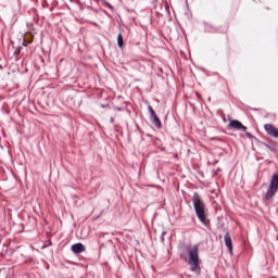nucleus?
I'll return each mask as SVG.
<instances>
[{
    "label": "nucleus",
    "instance_id": "nucleus-12",
    "mask_svg": "<svg viewBox=\"0 0 278 278\" xmlns=\"http://www.w3.org/2000/svg\"><path fill=\"white\" fill-rule=\"evenodd\" d=\"M252 110H254V112H257L258 109H252Z\"/></svg>",
    "mask_w": 278,
    "mask_h": 278
},
{
    "label": "nucleus",
    "instance_id": "nucleus-8",
    "mask_svg": "<svg viewBox=\"0 0 278 278\" xmlns=\"http://www.w3.org/2000/svg\"><path fill=\"white\" fill-rule=\"evenodd\" d=\"M224 242L230 253H233V243L231 242V236L227 232L224 237Z\"/></svg>",
    "mask_w": 278,
    "mask_h": 278
},
{
    "label": "nucleus",
    "instance_id": "nucleus-2",
    "mask_svg": "<svg viewBox=\"0 0 278 278\" xmlns=\"http://www.w3.org/2000/svg\"><path fill=\"white\" fill-rule=\"evenodd\" d=\"M192 203L200 223H202L204 227H207L208 222L207 217L205 216V204L203 203V200H201V195H199V193L193 194Z\"/></svg>",
    "mask_w": 278,
    "mask_h": 278
},
{
    "label": "nucleus",
    "instance_id": "nucleus-6",
    "mask_svg": "<svg viewBox=\"0 0 278 278\" xmlns=\"http://www.w3.org/2000/svg\"><path fill=\"white\" fill-rule=\"evenodd\" d=\"M264 129L268 134V136H271L273 138H278V128L275 127L273 124H265Z\"/></svg>",
    "mask_w": 278,
    "mask_h": 278
},
{
    "label": "nucleus",
    "instance_id": "nucleus-1",
    "mask_svg": "<svg viewBox=\"0 0 278 278\" xmlns=\"http://www.w3.org/2000/svg\"><path fill=\"white\" fill-rule=\"evenodd\" d=\"M180 257L190 266L191 273L201 275V263L199 262V244L193 247L182 244L179 248Z\"/></svg>",
    "mask_w": 278,
    "mask_h": 278
},
{
    "label": "nucleus",
    "instance_id": "nucleus-10",
    "mask_svg": "<svg viewBox=\"0 0 278 278\" xmlns=\"http://www.w3.org/2000/svg\"><path fill=\"white\" fill-rule=\"evenodd\" d=\"M247 138H253V135L251 132H245Z\"/></svg>",
    "mask_w": 278,
    "mask_h": 278
},
{
    "label": "nucleus",
    "instance_id": "nucleus-9",
    "mask_svg": "<svg viewBox=\"0 0 278 278\" xmlns=\"http://www.w3.org/2000/svg\"><path fill=\"white\" fill-rule=\"evenodd\" d=\"M117 46L121 48H123V34H118L117 35Z\"/></svg>",
    "mask_w": 278,
    "mask_h": 278
},
{
    "label": "nucleus",
    "instance_id": "nucleus-11",
    "mask_svg": "<svg viewBox=\"0 0 278 278\" xmlns=\"http://www.w3.org/2000/svg\"><path fill=\"white\" fill-rule=\"evenodd\" d=\"M265 147H267V149H273V148H270V146H268V144H266V143H265Z\"/></svg>",
    "mask_w": 278,
    "mask_h": 278
},
{
    "label": "nucleus",
    "instance_id": "nucleus-4",
    "mask_svg": "<svg viewBox=\"0 0 278 278\" xmlns=\"http://www.w3.org/2000/svg\"><path fill=\"white\" fill-rule=\"evenodd\" d=\"M148 110L150 112V121L153 123L154 126L157 127V129L162 128V121H160V117H157V114L153 110V106L149 105Z\"/></svg>",
    "mask_w": 278,
    "mask_h": 278
},
{
    "label": "nucleus",
    "instance_id": "nucleus-7",
    "mask_svg": "<svg viewBox=\"0 0 278 278\" xmlns=\"http://www.w3.org/2000/svg\"><path fill=\"white\" fill-rule=\"evenodd\" d=\"M72 253H75L76 255H79V253H85L86 245L83 243H75L71 248Z\"/></svg>",
    "mask_w": 278,
    "mask_h": 278
},
{
    "label": "nucleus",
    "instance_id": "nucleus-5",
    "mask_svg": "<svg viewBox=\"0 0 278 278\" xmlns=\"http://www.w3.org/2000/svg\"><path fill=\"white\" fill-rule=\"evenodd\" d=\"M228 129H237L240 131H247V127L237 119H231L228 124Z\"/></svg>",
    "mask_w": 278,
    "mask_h": 278
},
{
    "label": "nucleus",
    "instance_id": "nucleus-3",
    "mask_svg": "<svg viewBox=\"0 0 278 278\" xmlns=\"http://www.w3.org/2000/svg\"><path fill=\"white\" fill-rule=\"evenodd\" d=\"M278 191V174H274L270 179L269 187L267 189V192L265 194V199L268 201L277 194Z\"/></svg>",
    "mask_w": 278,
    "mask_h": 278
}]
</instances>
